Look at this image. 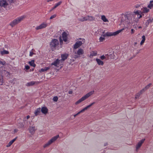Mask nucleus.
Returning a JSON list of instances; mask_svg holds the SVG:
<instances>
[{
	"instance_id": "c03bdc74",
	"label": "nucleus",
	"mask_w": 153,
	"mask_h": 153,
	"mask_svg": "<svg viewBox=\"0 0 153 153\" xmlns=\"http://www.w3.org/2000/svg\"><path fill=\"white\" fill-rule=\"evenodd\" d=\"M5 62L4 61H1V60H0V64L2 65H5Z\"/></svg>"
},
{
	"instance_id": "1a4fd4ad",
	"label": "nucleus",
	"mask_w": 153,
	"mask_h": 153,
	"mask_svg": "<svg viewBox=\"0 0 153 153\" xmlns=\"http://www.w3.org/2000/svg\"><path fill=\"white\" fill-rule=\"evenodd\" d=\"M83 53L84 51L81 48L79 49L77 52H75V53L77 54L74 56V57L76 58L80 57V56L83 54Z\"/></svg>"
},
{
	"instance_id": "dca6fc26",
	"label": "nucleus",
	"mask_w": 153,
	"mask_h": 153,
	"mask_svg": "<svg viewBox=\"0 0 153 153\" xmlns=\"http://www.w3.org/2000/svg\"><path fill=\"white\" fill-rule=\"evenodd\" d=\"M60 61V60L59 59H57L53 62H52L51 63V65H54L56 67L58 65H59Z\"/></svg>"
},
{
	"instance_id": "13d9d810",
	"label": "nucleus",
	"mask_w": 153,
	"mask_h": 153,
	"mask_svg": "<svg viewBox=\"0 0 153 153\" xmlns=\"http://www.w3.org/2000/svg\"><path fill=\"white\" fill-rule=\"evenodd\" d=\"M107 143H105V144H104V146H107Z\"/></svg>"
},
{
	"instance_id": "c756f323",
	"label": "nucleus",
	"mask_w": 153,
	"mask_h": 153,
	"mask_svg": "<svg viewBox=\"0 0 153 153\" xmlns=\"http://www.w3.org/2000/svg\"><path fill=\"white\" fill-rule=\"evenodd\" d=\"M62 3V1H60L59 2L57 3L55 5V6L53 7L52 9V10H53L54 9L56 8L59 5Z\"/></svg>"
},
{
	"instance_id": "58836bf2",
	"label": "nucleus",
	"mask_w": 153,
	"mask_h": 153,
	"mask_svg": "<svg viewBox=\"0 0 153 153\" xmlns=\"http://www.w3.org/2000/svg\"><path fill=\"white\" fill-rule=\"evenodd\" d=\"M152 85L151 83H149V84L148 85H147L144 88H145V89H146V90L147 89H148Z\"/></svg>"
},
{
	"instance_id": "f704fd0d",
	"label": "nucleus",
	"mask_w": 153,
	"mask_h": 153,
	"mask_svg": "<svg viewBox=\"0 0 153 153\" xmlns=\"http://www.w3.org/2000/svg\"><path fill=\"white\" fill-rule=\"evenodd\" d=\"M149 9H148L146 7H145L143 8V11L144 13H147L149 11Z\"/></svg>"
},
{
	"instance_id": "4468645a",
	"label": "nucleus",
	"mask_w": 153,
	"mask_h": 153,
	"mask_svg": "<svg viewBox=\"0 0 153 153\" xmlns=\"http://www.w3.org/2000/svg\"><path fill=\"white\" fill-rule=\"evenodd\" d=\"M62 35L63 41L65 42H67L68 39L67 34V33L65 32H64Z\"/></svg>"
},
{
	"instance_id": "6ab92c4d",
	"label": "nucleus",
	"mask_w": 153,
	"mask_h": 153,
	"mask_svg": "<svg viewBox=\"0 0 153 153\" xmlns=\"http://www.w3.org/2000/svg\"><path fill=\"white\" fill-rule=\"evenodd\" d=\"M68 54L67 53H65L64 54H62L61 55V57H62V60L63 61H64L66 59L68 56Z\"/></svg>"
},
{
	"instance_id": "b1692460",
	"label": "nucleus",
	"mask_w": 153,
	"mask_h": 153,
	"mask_svg": "<svg viewBox=\"0 0 153 153\" xmlns=\"http://www.w3.org/2000/svg\"><path fill=\"white\" fill-rule=\"evenodd\" d=\"M41 111L40 108L37 109L34 112V114L36 116L38 115L40 113Z\"/></svg>"
},
{
	"instance_id": "de8ad7c7",
	"label": "nucleus",
	"mask_w": 153,
	"mask_h": 153,
	"mask_svg": "<svg viewBox=\"0 0 153 153\" xmlns=\"http://www.w3.org/2000/svg\"><path fill=\"white\" fill-rule=\"evenodd\" d=\"M34 54V53L32 51H30V52L29 56H32Z\"/></svg>"
},
{
	"instance_id": "7c9ffc66",
	"label": "nucleus",
	"mask_w": 153,
	"mask_h": 153,
	"mask_svg": "<svg viewBox=\"0 0 153 153\" xmlns=\"http://www.w3.org/2000/svg\"><path fill=\"white\" fill-rule=\"evenodd\" d=\"M153 7V0L151 1L150 2V4L148 6V7L150 9Z\"/></svg>"
},
{
	"instance_id": "9b49d317",
	"label": "nucleus",
	"mask_w": 153,
	"mask_h": 153,
	"mask_svg": "<svg viewBox=\"0 0 153 153\" xmlns=\"http://www.w3.org/2000/svg\"><path fill=\"white\" fill-rule=\"evenodd\" d=\"M95 102H94L92 103H91L90 104L88 105L86 107L82 109V110H81L77 114V115H79V114H80L81 113H82L85 111V110L87 109L88 108L90 107L92 105H93L94 104Z\"/></svg>"
},
{
	"instance_id": "5fc2aeb1",
	"label": "nucleus",
	"mask_w": 153,
	"mask_h": 153,
	"mask_svg": "<svg viewBox=\"0 0 153 153\" xmlns=\"http://www.w3.org/2000/svg\"><path fill=\"white\" fill-rule=\"evenodd\" d=\"M30 116L29 115H28L27 116V119H28L30 118Z\"/></svg>"
},
{
	"instance_id": "a878e982",
	"label": "nucleus",
	"mask_w": 153,
	"mask_h": 153,
	"mask_svg": "<svg viewBox=\"0 0 153 153\" xmlns=\"http://www.w3.org/2000/svg\"><path fill=\"white\" fill-rule=\"evenodd\" d=\"M153 21L152 19H149L146 22V27H147L149 25V24L152 23Z\"/></svg>"
},
{
	"instance_id": "c9c22d12",
	"label": "nucleus",
	"mask_w": 153,
	"mask_h": 153,
	"mask_svg": "<svg viewBox=\"0 0 153 153\" xmlns=\"http://www.w3.org/2000/svg\"><path fill=\"white\" fill-rule=\"evenodd\" d=\"M86 20L87 19V16L85 17H83V18H82V19H79V20L80 21H82V22H83V21H87V20H86Z\"/></svg>"
},
{
	"instance_id": "aec40b11",
	"label": "nucleus",
	"mask_w": 153,
	"mask_h": 153,
	"mask_svg": "<svg viewBox=\"0 0 153 153\" xmlns=\"http://www.w3.org/2000/svg\"><path fill=\"white\" fill-rule=\"evenodd\" d=\"M87 21H92L95 19V18L94 17L91 16H87Z\"/></svg>"
},
{
	"instance_id": "473e14b6",
	"label": "nucleus",
	"mask_w": 153,
	"mask_h": 153,
	"mask_svg": "<svg viewBox=\"0 0 153 153\" xmlns=\"http://www.w3.org/2000/svg\"><path fill=\"white\" fill-rule=\"evenodd\" d=\"M3 82V79L2 76L0 74V85H2Z\"/></svg>"
},
{
	"instance_id": "423d86ee",
	"label": "nucleus",
	"mask_w": 153,
	"mask_h": 153,
	"mask_svg": "<svg viewBox=\"0 0 153 153\" xmlns=\"http://www.w3.org/2000/svg\"><path fill=\"white\" fill-rule=\"evenodd\" d=\"M120 31V30H118L113 33L107 32L106 33H105L103 32H102V34L101 35L103 37L110 36H115L119 33Z\"/></svg>"
},
{
	"instance_id": "0eeeda50",
	"label": "nucleus",
	"mask_w": 153,
	"mask_h": 153,
	"mask_svg": "<svg viewBox=\"0 0 153 153\" xmlns=\"http://www.w3.org/2000/svg\"><path fill=\"white\" fill-rule=\"evenodd\" d=\"M79 39L80 40L77 41L74 46V49H76L78 48L85 42V40L84 39L80 38Z\"/></svg>"
},
{
	"instance_id": "f03ea898",
	"label": "nucleus",
	"mask_w": 153,
	"mask_h": 153,
	"mask_svg": "<svg viewBox=\"0 0 153 153\" xmlns=\"http://www.w3.org/2000/svg\"><path fill=\"white\" fill-rule=\"evenodd\" d=\"M94 91H92L88 93L87 94L84 96H83L81 98L79 99L78 101L76 102L75 104L76 105L78 104L79 103L81 102L82 101L84 100L87 98H88L89 96L92 95L94 93Z\"/></svg>"
},
{
	"instance_id": "603ef678",
	"label": "nucleus",
	"mask_w": 153,
	"mask_h": 153,
	"mask_svg": "<svg viewBox=\"0 0 153 153\" xmlns=\"http://www.w3.org/2000/svg\"><path fill=\"white\" fill-rule=\"evenodd\" d=\"M72 93H73L72 91H68V93L69 94H72Z\"/></svg>"
},
{
	"instance_id": "052dcab7",
	"label": "nucleus",
	"mask_w": 153,
	"mask_h": 153,
	"mask_svg": "<svg viewBox=\"0 0 153 153\" xmlns=\"http://www.w3.org/2000/svg\"><path fill=\"white\" fill-rule=\"evenodd\" d=\"M137 44V42H135L134 43V45H136V44Z\"/></svg>"
},
{
	"instance_id": "6e6552de",
	"label": "nucleus",
	"mask_w": 153,
	"mask_h": 153,
	"mask_svg": "<svg viewBox=\"0 0 153 153\" xmlns=\"http://www.w3.org/2000/svg\"><path fill=\"white\" fill-rule=\"evenodd\" d=\"M59 137V135H58L53 137L47 143L44 145V147H46L51 144L53 142L56 140Z\"/></svg>"
},
{
	"instance_id": "2f4dec72",
	"label": "nucleus",
	"mask_w": 153,
	"mask_h": 153,
	"mask_svg": "<svg viewBox=\"0 0 153 153\" xmlns=\"http://www.w3.org/2000/svg\"><path fill=\"white\" fill-rule=\"evenodd\" d=\"M101 19L104 22H108V20L107 19L105 16H101Z\"/></svg>"
},
{
	"instance_id": "cd10ccee",
	"label": "nucleus",
	"mask_w": 153,
	"mask_h": 153,
	"mask_svg": "<svg viewBox=\"0 0 153 153\" xmlns=\"http://www.w3.org/2000/svg\"><path fill=\"white\" fill-rule=\"evenodd\" d=\"M142 41H141L140 43V45H143V44L144 42L145 39H146L145 36L144 35L143 36H142Z\"/></svg>"
},
{
	"instance_id": "f3484780",
	"label": "nucleus",
	"mask_w": 153,
	"mask_h": 153,
	"mask_svg": "<svg viewBox=\"0 0 153 153\" xmlns=\"http://www.w3.org/2000/svg\"><path fill=\"white\" fill-rule=\"evenodd\" d=\"M29 129L30 133L32 134H33L36 130L35 126L30 127Z\"/></svg>"
},
{
	"instance_id": "39448f33",
	"label": "nucleus",
	"mask_w": 153,
	"mask_h": 153,
	"mask_svg": "<svg viewBox=\"0 0 153 153\" xmlns=\"http://www.w3.org/2000/svg\"><path fill=\"white\" fill-rule=\"evenodd\" d=\"M25 16H22L19 17L15 19L10 24V25L12 27H13L15 25L20 22L24 18Z\"/></svg>"
},
{
	"instance_id": "412c9836",
	"label": "nucleus",
	"mask_w": 153,
	"mask_h": 153,
	"mask_svg": "<svg viewBox=\"0 0 153 153\" xmlns=\"http://www.w3.org/2000/svg\"><path fill=\"white\" fill-rule=\"evenodd\" d=\"M50 67H45L44 68H41L39 71L40 72H42L44 71H47L49 69Z\"/></svg>"
},
{
	"instance_id": "72a5a7b5",
	"label": "nucleus",
	"mask_w": 153,
	"mask_h": 153,
	"mask_svg": "<svg viewBox=\"0 0 153 153\" xmlns=\"http://www.w3.org/2000/svg\"><path fill=\"white\" fill-rule=\"evenodd\" d=\"M109 59H114V55L113 54L111 53H109Z\"/></svg>"
},
{
	"instance_id": "bf43d9fd",
	"label": "nucleus",
	"mask_w": 153,
	"mask_h": 153,
	"mask_svg": "<svg viewBox=\"0 0 153 153\" xmlns=\"http://www.w3.org/2000/svg\"><path fill=\"white\" fill-rule=\"evenodd\" d=\"M138 28H142V27L141 26H139L138 27Z\"/></svg>"
},
{
	"instance_id": "3c124183",
	"label": "nucleus",
	"mask_w": 153,
	"mask_h": 153,
	"mask_svg": "<svg viewBox=\"0 0 153 153\" xmlns=\"http://www.w3.org/2000/svg\"><path fill=\"white\" fill-rule=\"evenodd\" d=\"M10 3H11L13 2V0H8Z\"/></svg>"
},
{
	"instance_id": "864d4df0",
	"label": "nucleus",
	"mask_w": 153,
	"mask_h": 153,
	"mask_svg": "<svg viewBox=\"0 0 153 153\" xmlns=\"http://www.w3.org/2000/svg\"><path fill=\"white\" fill-rule=\"evenodd\" d=\"M23 126H24L23 124H22V123H21V124L20 127H23Z\"/></svg>"
},
{
	"instance_id": "ddd939ff",
	"label": "nucleus",
	"mask_w": 153,
	"mask_h": 153,
	"mask_svg": "<svg viewBox=\"0 0 153 153\" xmlns=\"http://www.w3.org/2000/svg\"><path fill=\"white\" fill-rule=\"evenodd\" d=\"M8 5L6 0H0V6L5 7Z\"/></svg>"
},
{
	"instance_id": "bb28decb",
	"label": "nucleus",
	"mask_w": 153,
	"mask_h": 153,
	"mask_svg": "<svg viewBox=\"0 0 153 153\" xmlns=\"http://www.w3.org/2000/svg\"><path fill=\"white\" fill-rule=\"evenodd\" d=\"M35 83V82L32 81L27 83L26 85L28 86H31L33 85Z\"/></svg>"
},
{
	"instance_id": "a211bd4d",
	"label": "nucleus",
	"mask_w": 153,
	"mask_h": 153,
	"mask_svg": "<svg viewBox=\"0 0 153 153\" xmlns=\"http://www.w3.org/2000/svg\"><path fill=\"white\" fill-rule=\"evenodd\" d=\"M41 111L42 113L46 114L48 112V109L45 107H43L41 108Z\"/></svg>"
},
{
	"instance_id": "6e6d98bb",
	"label": "nucleus",
	"mask_w": 153,
	"mask_h": 153,
	"mask_svg": "<svg viewBox=\"0 0 153 153\" xmlns=\"http://www.w3.org/2000/svg\"><path fill=\"white\" fill-rule=\"evenodd\" d=\"M77 115V114L74 115V117H75Z\"/></svg>"
},
{
	"instance_id": "9d476101",
	"label": "nucleus",
	"mask_w": 153,
	"mask_h": 153,
	"mask_svg": "<svg viewBox=\"0 0 153 153\" xmlns=\"http://www.w3.org/2000/svg\"><path fill=\"white\" fill-rule=\"evenodd\" d=\"M95 102H94L92 103H91L90 104L88 105L86 107L82 109V110H81L77 114V115H79V114H80L81 113H82L85 111V110L87 109L88 108L90 107L92 105H93L94 104Z\"/></svg>"
},
{
	"instance_id": "79ce46f5",
	"label": "nucleus",
	"mask_w": 153,
	"mask_h": 153,
	"mask_svg": "<svg viewBox=\"0 0 153 153\" xmlns=\"http://www.w3.org/2000/svg\"><path fill=\"white\" fill-rule=\"evenodd\" d=\"M145 89V88H143L140 91L139 93H140V94H142L143 92H144L146 91V89Z\"/></svg>"
},
{
	"instance_id": "ea45409f",
	"label": "nucleus",
	"mask_w": 153,
	"mask_h": 153,
	"mask_svg": "<svg viewBox=\"0 0 153 153\" xmlns=\"http://www.w3.org/2000/svg\"><path fill=\"white\" fill-rule=\"evenodd\" d=\"M100 58L102 60H103L104 59H106V58L105 56L102 55L100 56Z\"/></svg>"
},
{
	"instance_id": "4d7b16f0",
	"label": "nucleus",
	"mask_w": 153,
	"mask_h": 153,
	"mask_svg": "<svg viewBox=\"0 0 153 153\" xmlns=\"http://www.w3.org/2000/svg\"><path fill=\"white\" fill-rule=\"evenodd\" d=\"M60 43H61V42H62V40L61 39H60Z\"/></svg>"
},
{
	"instance_id": "20e7f679",
	"label": "nucleus",
	"mask_w": 153,
	"mask_h": 153,
	"mask_svg": "<svg viewBox=\"0 0 153 153\" xmlns=\"http://www.w3.org/2000/svg\"><path fill=\"white\" fill-rule=\"evenodd\" d=\"M58 41L56 39H53L50 43V47L52 51H54L59 45Z\"/></svg>"
},
{
	"instance_id": "e433bc0d",
	"label": "nucleus",
	"mask_w": 153,
	"mask_h": 153,
	"mask_svg": "<svg viewBox=\"0 0 153 153\" xmlns=\"http://www.w3.org/2000/svg\"><path fill=\"white\" fill-rule=\"evenodd\" d=\"M53 101L54 102H57L58 100V97L57 96L54 97L53 99Z\"/></svg>"
},
{
	"instance_id": "2eb2a0df",
	"label": "nucleus",
	"mask_w": 153,
	"mask_h": 153,
	"mask_svg": "<svg viewBox=\"0 0 153 153\" xmlns=\"http://www.w3.org/2000/svg\"><path fill=\"white\" fill-rule=\"evenodd\" d=\"M47 26L46 24L45 23H42L39 26H37L36 27V29L38 30L39 29H41Z\"/></svg>"
},
{
	"instance_id": "c85d7f7f",
	"label": "nucleus",
	"mask_w": 153,
	"mask_h": 153,
	"mask_svg": "<svg viewBox=\"0 0 153 153\" xmlns=\"http://www.w3.org/2000/svg\"><path fill=\"white\" fill-rule=\"evenodd\" d=\"M29 63L31 66L34 67L36 66V65L34 63V60H32L31 61L29 62Z\"/></svg>"
},
{
	"instance_id": "8fccbe9b",
	"label": "nucleus",
	"mask_w": 153,
	"mask_h": 153,
	"mask_svg": "<svg viewBox=\"0 0 153 153\" xmlns=\"http://www.w3.org/2000/svg\"><path fill=\"white\" fill-rule=\"evenodd\" d=\"M135 30L133 29H132L131 30V34L133 33L134 32Z\"/></svg>"
},
{
	"instance_id": "a18cd8bd",
	"label": "nucleus",
	"mask_w": 153,
	"mask_h": 153,
	"mask_svg": "<svg viewBox=\"0 0 153 153\" xmlns=\"http://www.w3.org/2000/svg\"><path fill=\"white\" fill-rule=\"evenodd\" d=\"M105 56H106V60L108 59H109V53L105 54Z\"/></svg>"
},
{
	"instance_id": "37998d69",
	"label": "nucleus",
	"mask_w": 153,
	"mask_h": 153,
	"mask_svg": "<svg viewBox=\"0 0 153 153\" xmlns=\"http://www.w3.org/2000/svg\"><path fill=\"white\" fill-rule=\"evenodd\" d=\"M56 16V14H54L53 15L51 16L50 17V19H51L54 18H55Z\"/></svg>"
},
{
	"instance_id": "5701e85b",
	"label": "nucleus",
	"mask_w": 153,
	"mask_h": 153,
	"mask_svg": "<svg viewBox=\"0 0 153 153\" xmlns=\"http://www.w3.org/2000/svg\"><path fill=\"white\" fill-rule=\"evenodd\" d=\"M96 61L99 65H102L104 64L103 62L99 59H96Z\"/></svg>"
},
{
	"instance_id": "f8f14e48",
	"label": "nucleus",
	"mask_w": 153,
	"mask_h": 153,
	"mask_svg": "<svg viewBox=\"0 0 153 153\" xmlns=\"http://www.w3.org/2000/svg\"><path fill=\"white\" fill-rule=\"evenodd\" d=\"M145 140V139H142L140 142H139L138 143L136 147V151H137L138 150L141 146L142 145L143 143Z\"/></svg>"
},
{
	"instance_id": "49530a36",
	"label": "nucleus",
	"mask_w": 153,
	"mask_h": 153,
	"mask_svg": "<svg viewBox=\"0 0 153 153\" xmlns=\"http://www.w3.org/2000/svg\"><path fill=\"white\" fill-rule=\"evenodd\" d=\"M135 7L136 8H139V7L141 8V5L138 4H136Z\"/></svg>"
},
{
	"instance_id": "09e8293b",
	"label": "nucleus",
	"mask_w": 153,
	"mask_h": 153,
	"mask_svg": "<svg viewBox=\"0 0 153 153\" xmlns=\"http://www.w3.org/2000/svg\"><path fill=\"white\" fill-rule=\"evenodd\" d=\"M25 68L27 70H28L30 68V67L27 65H26L25 66Z\"/></svg>"
},
{
	"instance_id": "4c0bfd02",
	"label": "nucleus",
	"mask_w": 153,
	"mask_h": 153,
	"mask_svg": "<svg viewBox=\"0 0 153 153\" xmlns=\"http://www.w3.org/2000/svg\"><path fill=\"white\" fill-rule=\"evenodd\" d=\"M105 39V38L104 37H102V36H101L99 38L100 41V42H102Z\"/></svg>"
},
{
	"instance_id": "7ed1b4c3",
	"label": "nucleus",
	"mask_w": 153,
	"mask_h": 153,
	"mask_svg": "<svg viewBox=\"0 0 153 153\" xmlns=\"http://www.w3.org/2000/svg\"><path fill=\"white\" fill-rule=\"evenodd\" d=\"M140 13H141V12L138 10L134 12V18L133 20V22L135 21L136 22H138L139 19L142 17V16Z\"/></svg>"
},
{
	"instance_id": "4be33fe9",
	"label": "nucleus",
	"mask_w": 153,
	"mask_h": 153,
	"mask_svg": "<svg viewBox=\"0 0 153 153\" xmlns=\"http://www.w3.org/2000/svg\"><path fill=\"white\" fill-rule=\"evenodd\" d=\"M16 137L14 138L13 140H11L7 145V147H9L13 144V143L16 140Z\"/></svg>"
},
{
	"instance_id": "a19ab883",
	"label": "nucleus",
	"mask_w": 153,
	"mask_h": 153,
	"mask_svg": "<svg viewBox=\"0 0 153 153\" xmlns=\"http://www.w3.org/2000/svg\"><path fill=\"white\" fill-rule=\"evenodd\" d=\"M140 95V94L139 93H138L136 94L135 98L136 99H137Z\"/></svg>"
},
{
	"instance_id": "f257e3e1",
	"label": "nucleus",
	"mask_w": 153,
	"mask_h": 153,
	"mask_svg": "<svg viewBox=\"0 0 153 153\" xmlns=\"http://www.w3.org/2000/svg\"><path fill=\"white\" fill-rule=\"evenodd\" d=\"M133 16L134 17V14L131 13H127L124 15L121 20V23L124 25L132 24L133 22V20H132Z\"/></svg>"
},
{
	"instance_id": "393cba45",
	"label": "nucleus",
	"mask_w": 153,
	"mask_h": 153,
	"mask_svg": "<svg viewBox=\"0 0 153 153\" xmlns=\"http://www.w3.org/2000/svg\"><path fill=\"white\" fill-rule=\"evenodd\" d=\"M0 53L2 55H3L5 54H8L9 52L8 51L4 50L3 51H1Z\"/></svg>"
}]
</instances>
